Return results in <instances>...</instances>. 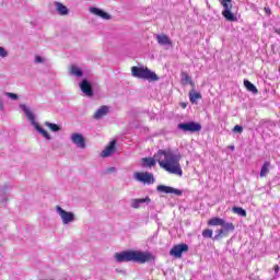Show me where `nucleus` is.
<instances>
[{
  "label": "nucleus",
  "mask_w": 280,
  "mask_h": 280,
  "mask_svg": "<svg viewBox=\"0 0 280 280\" xmlns=\"http://www.w3.org/2000/svg\"><path fill=\"white\" fill-rule=\"evenodd\" d=\"M156 191L160 194H174L175 196H183V190L166 185H159Z\"/></svg>",
  "instance_id": "9b49d317"
},
{
  "label": "nucleus",
  "mask_w": 280,
  "mask_h": 280,
  "mask_svg": "<svg viewBox=\"0 0 280 280\" xmlns=\"http://www.w3.org/2000/svg\"><path fill=\"white\" fill-rule=\"evenodd\" d=\"M156 40L159 45H162L163 47L167 45H172V39L165 34L156 35Z\"/></svg>",
  "instance_id": "f3484780"
},
{
  "label": "nucleus",
  "mask_w": 280,
  "mask_h": 280,
  "mask_svg": "<svg viewBox=\"0 0 280 280\" xmlns=\"http://www.w3.org/2000/svg\"><path fill=\"white\" fill-rule=\"evenodd\" d=\"M20 108L25 113L28 121H31V124L34 126L35 130H37V132H39V135H42L44 138H46L47 141H51V136L49 135V132H47V130L43 129V127H40V125H38V122L36 121V116H34V113H32V110H30V107H27L25 104H21Z\"/></svg>",
  "instance_id": "7ed1b4c3"
},
{
  "label": "nucleus",
  "mask_w": 280,
  "mask_h": 280,
  "mask_svg": "<svg viewBox=\"0 0 280 280\" xmlns=\"http://www.w3.org/2000/svg\"><path fill=\"white\" fill-rule=\"evenodd\" d=\"M0 58H8V50L0 46Z\"/></svg>",
  "instance_id": "72a5a7b5"
},
{
  "label": "nucleus",
  "mask_w": 280,
  "mask_h": 280,
  "mask_svg": "<svg viewBox=\"0 0 280 280\" xmlns=\"http://www.w3.org/2000/svg\"><path fill=\"white\" fill-rule=\"evenodd\" d=\"M182 108H187V104L182 103Z\"/></svg>",
  "instance_id": "a19ab883"
},
{
  "label": "nucleus",
  "mask_w": 280,
  "mask_h": 280,
  "mask_svg": "<svg viewBox=\"0 0 280 280\" xmlns=\"http://www.w3.org/2000/svg\"><path fill=\"white\" fill-rule=\"evenodd\" d=\"M264 124H266V120L260 121V126H264Z\"/></svg>",
  "instance_id": "79ce46f5"
},
{
  "label": "nucleus",
  "mask_w": 280,
  "mask_h": 280,
  "mask_svg": "<svg viewBox=\"0 0 280 280\" xmlns=\"http://www.w3.org/2000/svg\"><path fill=\"white\" fill-rule=\"evenodd\" d=\"M80 90L82 91V93L86 96V97H93V95H95V93L93 92V85L91 84V82H89V80L83 79L80 83H79Z\"/></svg>",
  "instance_id": "9d476101"
},
{
  "label": "nucleus",
  "mask_w": 280,
  "mask_h": 280,
  "mask_svg": "<svg viewBox=\"0 0 280 280\" xmlns=\"http://www.w3.org/2000/svg\"><path fill=\"white\" fill-rule=\"evenodd\" d=\"M233 132H238L240 135H242V132H244V127L240 126V125H236L234 128H233Z\"/></svg>",
  "instance_id": "473e14b6"
},
{
  "label": "nucleus",
  "mask_w": 280,
  "mask_h": 280,
  "mask_svg": "<svg viewBox=\"0 0 280 280\" xmlns=\"http://www.w3.org/2000/svg\"><path fill=\"white\" fill-rule=\"evenodd\" d=\"M131 207L132 209H139L141 207V199H132Z\"/></svg>",
  "instance_id": "7c9ffc66"
},
{
  "label": "nucleus",
  "mask_w": 280,
  "mask_h": 280,
  "mask_svg": "<svg viewBox=\"0 0 280 280\" xmlns=\"http://www.w3.org/2000/svg\"><path fill=\"white\" fill-rule=\"evenodd\" d=\"M70 73L77 78H82L84 75V72L82 69L78 68V66H71Z\"/></svg>",
  "instance_id": "5701e85b"
},
{
  "label": "nucleus",
  "mask_w": 280,
  "mask_h": 280,
  "mask_svg": "<svg viewBox=\"0 0 280 280\" xmlns=\"http://www.w3.org/2000/svg\"><path fill=\"white\" fill-rule=\"evenodd\" d=\"M244 86L247 91H249V93H253V95H257V93H259V90H257V86H255V84H253L248 80H244Z\"/></svg>",
  "instance_id": "aec40b11"
},
{
  "label": "nucleus",
  "mask_w": 280,
  "mask_h": 280,
  "mask_svg": "<svg viewBox=\"0 0 280 280\" xmlns=\"http://www.w3.org/2000/svg\"><path fill=\"white\" fill-rule=\"evenodd\" d=\"M131 73L133 78H141V67H132Z\"/></svg>",
  "instance_id": "c85d7f7f"
},
{
  "label": "nucleus",
  "mask_w": 280,
  "mask_h": 280,
  "mask_svg": "<svg viewBox=\"0 0 280 280\" xmlns=\"http://www.w3.org/2000/svg\"><path fill=\"white\" fill-rule=\"evenodd\" d=\"M189 252V245L182 243L173 246V248L170 250V255L172 257H175L176 259H180L183 257V253Z\"/></svg>",
  "instance_id": "1a4fd4ad"
},
{
  "label": "nucleus",
  "mask_w": 280,
  "mask_h": 280,
  "mask_svg": "<svg viewBox=\"0 0 280 280\" xmlns=\"http://www.w3.org/2000/svg\"><path fill=\"white\" fill-rule=\"evenodd\" d=\"M35 62H36L37 65H40V63L45 62V60L43 59V57L36 56V57H35Z\"/></svg>",
  "instance_id": "c9c22d12"
},
{
  "label": "nucleus",
  "mask_w": 280,
  "mask_h": 280,
  "mask_svg": "<svg viewBox=\"0 0 280 280\" xmlns=\"http://www.w3.org/2000/svg\"><path fill=\"white\" fill-rule=\"evenodd\" d=\"M221 226L222 229L217 230V234L212 237L213 242H219V240H222V237H226L229 233H233V231H235V225L226 221H223V224H221Z\"/></svg>",
  "instance_id": "39448f33"
},
{
  "label": "nucleus",
  "mask_w": 280,
  "mask_h": 280,
  "mask_svg": "<svg viewBox=\"0 0 280 280\" xmlns=\"http://www.w3.org/2000/svg\"><path fill=\"white\" fill-rule=\"evenodd\" d=\"M133 177L136 178V180H138L139 183H141V172L135 173Z\"/></svg>",
  "instance_id": "4c0bfd02"
},
{
  "label": "nucleus",
  "mask_w": 280,
  "mask_h": 280,
  "mask_svg": "<svg viewBox=\"0 0 280 280\" xmlns=\"http://www.w3.org/2000/svg\"><path fill=\"white\" fill-rule=\"evenodd\" d=\"M116 145H117V141L112 140L109 144L105 148V150L102 151L101 156H103V159L110 156V154L115 152Z\"/></svg>",
  "instance_id": "4468645a"
},
{
  "label": "nucleus",
  "mask_w": 280,
  "mask_h": 280,
  "mask_svg": "<svg viewBox=\"0 0 280 280\" xmlns=\"http://www.w3.org/2000/svg\"><path fill=\"white\" fill-rule=\"evenodd\" d=\"M115 172H117V168L112 166V167L107 168L105 173L106 174H113Z\"/></svg>",
  "instance_id": "e433bc0d"
},
{
  "label": "nucleus",
  "mask_w": 280,
  "mask_h": 280,
  "mask_svg": "<svg viewBox=\"0 0 280 280\" xmlns=\"http://www.w3.org/2000/svg\"><path fill=\"white\" fill-rule=\"evenodd\" d=\"M55 7L60 16H67V14H69V8L61 2H55Z\"/></svg>",
  "instance_id": "dca6fc26"
},
{
  "label": "nucleus",
  "mask_w": 280,
  "mask_h": 280,
  "mask_svg": "<svg viewBox=\"0 0 280 280\" xmlns=\"http://www.w3.org/2000/svg\"><path fill=\"white\" fill-rule=\"evenodd\" d=\"M114 259L117 264H128L130 261L137 262L141 261V252L139 250H122L114 254Z\"/></svg>",
  "instance_id": "f03ea898"
},
{
  "label": "nucleus",
  "mask_w": 280,
  "mask_h": 280,
  "mask_svg": "<svg viewBox=\"0 0 280 280\" xmlns=\"http://www.w3.org/2000/svg\"><path fill=\"white\" fill-rule=\"evenodd\" d=\"M270 172V163L265 162L260 170V178H264L265 176H268V173Z\"/></svg>",
  "instance_id": "b1692460"
},
{
  "label": "nucleus",
  "mask_w": 280,
  "mask_h": 280,
  "mask_svg": "<svg viewBox=\"0 0 280 280\" xmlns=\"http://www.w3.org/2000/svg\"><path fill=\"white\" fill-rule=\"evenodd\" d=\"M202 237L213 240V230H203L202 231Z\"/></svg>",
  "instance_id": "c756f323"
},
{
  "label": "nucleus",
  "mask_w": 280,
  "mask_h": 280,
  "mask_svg": "<svg viewBox=\"0 0 280 280\" xmlns=\"http://www.w3.org/2000/svg\"><path fill=\"white\" fill-rule=\"evenodd\" d=\"M182 84L184 86L190 84L192 89H196V83L194 82V80H191L187 72H182Z\"/></svg>",
  "instance_id": "a211bd4d"
},
{
  "label": "nucleus",
  "mask_w": 280,
  "mask_h": 280,
  "mask_svg": "<svg viewBox=\"0 0 280 280\" xmlns=\"http://www.w3.org/2000/svg\"><path fill=\"white\" fill-rule=\"evenodd\" d=\"M189 97L191 104H196V100H202V94L192 90L191 92H189Z\"/></svg>",
  "instance_id": "a878e982"
},
{
  "label": "nucleus",
  "mask_w": 280,
  "mask_h": 280,
  "mask_svg": "<svg viewBox=\"0 0 280 280\" xmlns=\"http://www.w3.org/2000/svg\"><path fill=\"white\" fill-rule=\"evenodd\" d=\"M221 5L223 7L222 16L225 18V21L235 22L237 21V16L231 12L233 9V0H219Z\"/></svg>",
  "instance_id": "20e7f679"
},
{
  "label": "nucleus",
  "mask_w": 280,
  "mask_h": 280,
  "mask_svg": "<svg viewBox=\"0 0 280 280\" xmlns=\"http://www.w3.org/2000/svg\"><path fill=\"white\" fill-rule=\"evenodd\" d=\"M209 226H222L224 224V219L214 217L208 221Z\"/></svg>",
  "instance_id": "412c9836"
},
{
  "label": "nucleus",
  "mask_w": 280,
  "mask_h": 280,
  "mask_svg": "<svg viewBox=\"0 0 280 280\" xmlns=\"http://www.w3.org/2000/svg\"><path fill=\"white\" fill-rule=\"evenodd\" d=\"M180 158L172 150L160 149L153 158L142 159V167H154L156 162L162 170L168 172V174H176L177 176H183V168H180Z\"/></svg>",
  "instance_id": "f257e3e1"
},
{
  "label": "nucleus",
  "mask_w": 280,
  "mask_h": 280,
  "mask_svg": "<svg viewBox=\"0 0 280 280\" xmlns=\"http://www.w3.org/2000/svg\"><path fill=\"white\" fill-rule=\"evenodd\" d=\"M230 149L233 151V150H235V147H234V145H232V147H230Z\"/></svg>",
  "instance_id": "c03bdc74"
},
{
  "label": "nucleus",
  "mask_w": 280,
  "mask_h": 280,
  "mask_svg": "<svg viewBox=\"0 0 280 280\" xmlns=\"http://www.w3.org/2000/svg\"><path fill=\"white\" fill-rule=\"evenodd\" d=\"M5 110V104L3 103V96L0 94V113Z\"/></svg>",
  "instance_id": "f704fd0d"
},
{
  "label": "nucleus",
  "mask_w": 280,
  "mask_h": 280,
  "mask_svg": "<svg viewBox=\"0 0 280 280\" xmlns=\"http://www.w3.org/2000/svg\"><path fill=\"white\" fill-rule=\"evenodd\" d=\"M90 12L92 14H95V16H100L101 19H104V21H110L112 16L106 11L102 9H97L95 7L90 8Z\"/></svg>",
  "instance_id": "ddd939ff"
},
{
  "label": "nucleus",
  "mask_w": 280,
  "mask_h": 280,
  "mask_svg": "<svg viewBox=\"0 0 280 280\" xmlns=\"http://www.w3.org/2000/svg\"><path fill=\"white\" fill-rule=\"evenodd\" d=\"M232 211H233V213L241 215V218H246V211L242 207H233Z\"/></svg>",
  "instance_id": "cd10ccee"
},
{
  "label": "nucleus",
  "mask_w": 280,
  "mask_h": 280,
  "mask_svg": "<svg viewBox=\"0 0 280 280\" xmlns=\"http://www.w3.org/2000/svg\"><path fill=\"white\" fill-rule=\"evenodd\" d=\"M276 34H280V30L279 28H276Z\"/></svg>",
  "instance_id": "37998d69"
},
{
  "label": "nucleus",
  "mask_w": 280,
  "mask_h": 280,
  "mask_svg": "<svg viewBox=\"0 0 280 280\" xmlns=\"http://www.w3.org/2000/svg\"><path fill=\"white\" fill-rule=\"evenodd\" d=\"M4 95H5L7 97H9L10 100H13L14 102H15L16 100H19V94H14V93H12V92H7V93H4Z\"/></svg>",
  "instance_id": "2f4dec72"
},
{
  "label": "nucleus",
  "mask_w": 280,
  "mask_h": 280,
  "mask_svg": "<svg viewBox=\"0 0 280 280\" xmlns=\"http://www.w3.org/2000/svg\"><path fill=\"white\" fill-rule=\"evenodd\" d=\"M141 80H145L147 82H159L161 78H159L158 73L150 70L148 67H141Z\"/></svg>",
  "instance_id": "6e6552de"
},
{
  "label": "nucleus",
  "mask_w": 280,
  "mask_h": 280,
  "mask_svg": "<svg viewBox=\"0 0 280 280\" xmlns=\"http://www.w3.org/2000/svg\"><path fill=\"white\" fill-rule=\"evenodd\" d=\"M8 189H10V186H8V185H4V186L1 188V195H0L1 202H8V195H5V192L8 191Z\"/></svg>",
  "instance_id": "bb28decb"
},
{
  "label": "nucleus",
  "mask_w": 280,
  "mask_h": 280,
  "mask_svg": "<svg viewBox=\"0 0 280 280\" xmlns=\"http://www.w3.org/2000/svg\"><path fill=\"white\" fill-rule=\"evenodd\" d=\"M141 183L144 185H154L156 183V179L154 178V174L150 172H142L141 173Z\"/></svg>",
  "instance_id": "2eb2a0df"
},
{
  "label": "nucleus",
  "mask_w": 280,
  "mask_h": 280,
  "mask_svg": "<svg viewBox=\"0 0 280 280\" xmlns=\"http://www.w3.org/2000/svg\"><path fill=\"white\" fill-rule=\"evenodd\" d=\"M56 211L58 215L61 218L62 224H71V222H75V213L69 212L62 209V207L60 206L56 207Z\"/></svg>",
  "instance_id": "0eeeda50"
},
{
  "label": "nucleus",
  "mask_w": 280,
  "mask_h": 280,
  "mask_svg": "<svg viewBox=\"0 0 280 280\" xmlns=\"http://www.w3.org/2000/svg\"><path fill=\"white\" fill-rule=\"evenodd\" d=\"M70 139L74 143V145H77V148H81V150H84V148H86V140L81 133H72Z\"/></svg>",
  "instance_id": "f8f14e48"
},
{
  "label": "nucleus",
  "mask_w": 280,
  "mask_h": 280,
  "mask_svg": "<svg viewBox=\"0 0 280 280\" xmlns=\"http://www.w3.org/2000/svg\"><path fill=\"white\" fill-rule=\"evenodd\" d=\"M266 14H270V8H265Z\"/></svg>",
  "instance_id": "ea45409f"
},
{
  "label": "nucleus",
  "mask_w": 280,
  "mask_h": 280,
  "mask_svg": "<svg viewBox=\"0 0 280 280\" xmlns=\"http://www.w3.org/2000/svg\"><path fill=\"white\" fill-rule=\"evenodd\" d=\"M177 129L182 132H200L202 130V125L196 121L179 122Z\"/></svg>",
  "instance_id": "423d86ee"
},
{
  "label": "nucleus",
  "mask_w": 280,
  "mask_h": 280,
  "mask_svg": "<svg viewBox=\"0 0 280 280\" xmlns=\"http://www.w3.org/2000/svg\"><path fill=\"white\" fill-rule=\"evenodd\" d=\"M108 115V106H102L94 113V119H102Z\"/></svg>",
  "instance_id": "6ab92c4d"
},
{
  "label": "nucleus",
  "mask_w": 280,
  "mask_h": 280,
  "mask_svg": "<svg viewBox=\"0 0 280 280\" xmlns=\"http://www.w3.org/2000/svg\"><path fill=\"white\" fill-rule=\"evenodd\" d=\"M143 202H145L147 205H150V202H152V199H150V197L142 198L141 203L143 205Z\"/></svg>",
  "instance_id": "58836bf2"
},
{
  "label": "nucleus",
  "mask_w": 280,
  "mask_h": 280,
  "mask_svg": "<svg viewBox=\"0 0 280 280\" xmlns=\"http://www.w3.org/2000/svg\"><path fill=\"white\" fill-rule=\"evenodd\" d=\"M145 261H154V255H152L150 252H142L141 264H145Z\"/></svg>",
  "instance_id": "4be33fe9"
},
{
  "label": "nucleus",
  "mask_w": 280,
  "mask_h": 280,
  "mask_svg": "<svg viewBox=\"0 0 280 280\" xmlns=\"http://www.w3.org/2000/svg\"><path fill=\"white\" fill-rule=\"evenodd\" d=\"M45 126H47V128H49V130H51L52 132H60V130H62L60 125H56L54 122L46 121Z\"/></svg>",
  "instance_id": "393cba45"
},
{
  "label": "nucleus",
  "mask_w": 280,
  "mask_h": 280,
  "mask_svg": "<svg viewBox=\"0 0 280 280\" xmlns=\"http://www.w3.org/2000/svg\"><path fill=\"white\" fill-rule=\"evenodd\" d=\"M278 271H279V266L276 267V272H278Z\"/></svg>",
  "instance_id": "a18cd8bd"
}]
</instances>
